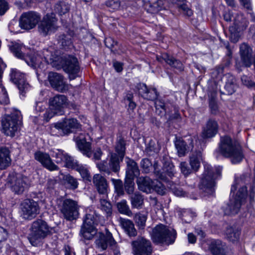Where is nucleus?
<instances>
[{
  "instance_id": "f257e3e1",
  "label": "nucleus",
  "mask_w": 255,
  "mask_h": 255,
  "mask_svg": "<svg viewBox=\"0 0 255 255\" xmlns=\"http://www.w3.org/2000/svg\"><path fill=\"white\" fill-rule=\"evenodd\" d=\"M250 181V175L244 173L236 177L235 183L232 186L231 194H233L226 206L223 207L225 215H231L238 213L243 202L247 196V185Z\"/></svg>"
},
{
  "instance_id": "f03ea898",
  "label": "nucleus",
  "mask_w": 255,
  "mask_h": 255,
  "mask_svg": "<svg viewBox=\"0 0 255 255\" xmlns=\"http://www.w3.org/2000/svg\"><path fill=\"white\" fill-rule=\"evenodd\" d=\"M219 152L224 157L229 158L233 164L241 162L244 158L240 143L227 135L221 137Z\"/></svg>"
},
{
  "instance_id": "7ed1b4c3",
  "label": "nucleus",
  "mask_w": 255,
  "mask_h": 255,
  "mask_svg": "<svg viewBox=\"0 0 255 255\" xmlns=\"http://www.w3.org/2000/svg\"><path fill=\"white\" fill-rule=\"evenodd\" d=\"M221 173V169H214L209 165H205V171L199 184L200 190L205 195H213L215 192V181L217 176Z\"/></svg>"
},
{
  "instance_id": "20e7f679",
  "label": "nucleus",
  "mask_w": 255,
  "mask_h": 255,
  "mask_svg": "<svg viewBox=\"0 0 255 255\" xmlns=\"http://www.w3.org/2000/svg\"><path fill=\"white\" fill-rule=\"evenodd\" d=\"M49 233V227L47 223L43 220L37 219L31 224L28 240L32 246H38Z\"/></svg>"
},
{
  "instance_id": "39448f33",
  "label": "nucleus",
  "mask_w": 255,
  "mask_h": 255,
  "mask_svg": "<svg viewBox=\"0 0 255 255\" xmlns=\"http://www.w3.org/2000/svg\"><path fill=\"white\" fill-rule=\"evenodd\" d=\"M152 238L155 243L169 245L174 242L176 232L171 227L160 224L153 229Z\"/></svg>"
},
{
  "instance_id": "423d86ee",
  "label": "nucleus",
  "mask_w": 255,
  "mask_h": 255,
  "mask_svg": "<svg viewBox=\"0 0 255 255\" xmlns=\"http://www.w3.org/2000/svg\"><path fill=\"white\" fill-rule=\"evenodd\" d=\"M68 102L67 97L63 95H56L49 100V108L44 115L45 120L48 122L56 115H62L63 109Z\"/></svg>"
},
{
  "instance_id": "0eeeda50",
  "label": "nucleus",
  "mask_w": 255,
  "mask_h": 255,
  "mask_svg": "<svg viewBox=\"0 0 255 255\" xmlns=\"http://www.w3.org/2000/svg\"><path fill=\"white\" fill-rule=\"evenodd\" d=\"M9 48L16 57L20 59L24 60L27 65L32 67H36L42 62L41 57H38V58L35 60H34L35 53H32V51H30L29 54L25 56L24 52L25 51L26 48L22 44L12 43Z\"/></svg>"
},
{
  "instance_id": "6e6552de",
  "label": "nucleus",
  "mask_w": 255,
  "mask_h": 255,
  "mask_svg": "<svg viewBox=\"0 0 255 255\" xmlns=\"http://www.w3.org/2000/svg\"><path fill=\"white\" fill-rule=\"evenodd\" d=\"M59 64V69L62 68L70 78L75 79L79 76L80 67L78 59L75 57L71 55L61 57Z\"/></svg>"
},
{
  "instance_id": "1a4fd4ad",
  "label": "nucleus",
  "mask_w": 255,
  "mask_h": 255,
  "mask_svg": "<svg viewBox=\"0 0 255 255\" xmlns=\"http://www.w3.org/2000/svg\"><path fill=\"white\" fill-rule=\"evenodd\" d=\"M38 23V31L43 36L54 33L58 28L57 19L55 14L48 13Z\"/></svg>"
},
{
  "instance_id": "9d476101",
  "label": "nucleus",
  "mask_w": 255,
  "mask_h": 255,
  "mask_svg": "<svg viewBox=\"0 0 255 255\" xmlns=\"http://www.w3.org/2000/svg\"><path fill=\"white\" fill-rule=\"evenodd\" d=\"M35 53V56L34 58V60L37 59L38 57H41L42 59L41 63L36 67H33V68H43V65L45 64H49L53 67L59 69V61L61 57L56 55L55 53H53V49L51 47L48 49H44L42 51H32V53Z\"/></svg>"
},
{
  "instance_id": "9b49d317",
  "label": "nucleus",
  "mask_w": 255,
  "mask_h": 255,
  "mask_svg": "<svg viewBox=\"0 0 255 255\" xmlns=\"http://www.w3.org/2000/svg\"><path fill=\"white\" fill-rule=\"evenodd\" d=\"M248 24V21L242 13L236 14L233 25L229 27L230 39L232 42L236 43L239 40L241 33L247 28Z\"/></svg>"
},
{
  "instance_id": "f8f14e48",
  "label": "nucleus",
  "mask_w": 255,
  "mask_h": 255,
  "mask_svg": "<svg viewBox=\"0 0 255 255\" xmlns=\"http://www.w3.org/2000/svg\"><path fill=\"white\" fill-rule=\"evenodd\" d=\"M12 191L17 194H21L30 186L27 177L20 174H11L8 178Z\"/></svg>"
},
{
  "instance_id": "ddd939ff",
  "label": "nucleus",
  "mask_w": 255,
  "mask_h": 255,
  "mask_svg": "<svg viewBox=\"0 0 255 255\" xmlns=\"http://www.w3.org/2000/svg\"><path fill=\"white\" fill-rule=\"evenodd\" d=\"M97 247L103 250H105L109 247L112 250L115 255H119L120 251L117 247V243L113 238L112 234L108 230L106 235L99 233L97 239L95 241Z\"/></svg>"
},
{
  "instance_id": "4468645a",
  "label": "nucleus",
  "mask_w": 255,
  "mask_h": 255,
  "mask_svg": "<svg viewBox=\"0 0 255 255\" xmlns=\"http://www.w3.org/2000/svg\"><path fill=\"white\" fill-rule=\"evenodd\" d=\"M60 211L64 218L68 221L76 220L79 217L78 203L70 199H66L63 201Z\"/></svg>"
},
{
  "instance_id": "2eb2a0df",
  "label": "nucleus",
  "mask_w": 255,
  "mask_h": 255,
  "mask_svg": "<svg viewBox=\"0 0 255 255\" xmlns=\"http://www.w3.org/2000/svg\"><path fill=\"white\" fill-rule=\"evenodd\" d=\"M121 157L118 156L116 153H112L109 163L105 161L101 162L97 164V167L99 170L104 174L108 175L112 173V172L117 173L120 169Z\"/></svg>"
},
{
  "instance_id": "dca6fc26",
  "label": "nucleus",
  "mask_w": 255,
  "mask_h": 255,
  "mask_svg": "<svg viewBox=\"0 0 255 255\" xmlns=\"http://www.w3.org/2000/svg\"><path fill=\"white\" fill-rule=\"evenodd\" d=\"M19 117L18 114H11L4 117L1 121L3 132L8 136H13L18 128Z\"/></svg>"
},
{
  "instance_id": "f3484780",
  "label": "nucleus",
  "mask_w": 255,
  "mask_h": 255,
  "mask_svg": "<svg viewBox=\"0 0 255 255\" xmlns=\"http://www.w3.org/2000/svg\"><path fill=\"white\" fill-rule=\"evenodd\" d=\"M20 208L22 217L26 220L34 218L40 211L38 203L32 199L24 200L21 204Z\"/></svg>"
},
{
  "instance_id": "a211bd4d",
  "label": "nucleus",
  "mask_w": 255,
  "mask_h": 255,
  "mask_svg": "<svg viewBox=\"0 0 255 255\" xmlns=\"http://www.w3.org/2000/svg\"><path fill=\"white\" fill-rule=\"evenodd\" d=\"M134 255H151L152 247L149 240L144 238H138L132 242Z\"/></svg>"
},
{
  "instance_id": "6ab92c4d",
  "label": "nucleus",
  "mask_w": 255,
  "mask_h": 255,
  "mask_svg": "<svg viewBox=\"0 0 255 255\" xmlns=\"http://www.w3.org/2000/svg\"><path fill=\"white\" fill-rule=\"evenodd\" d=\"M240 55L241 63L237 62L236 67L239 71H241L243 66L249 67L252 65V49L248 44L243 43L240 47Z\"/></svg>"
},
{
  "instance_id": "aec40b11",
  "label": "nucleus",
  "mask_w": 255,
  "mask_h": 255,
  "mask_svg": "<svg viewBox=\"0 0 255 255\" xmlns=\"http://www.w3.org/2000/svg\"><path fill=\"white\" fill-rule=\"evenodd\" d=\"M40 19V15L35 12H25L20 17L19 26L22 29H31L35 27Z\"/></svg>"
},
{
  "instance_id": "412c9836",
  "label": "nucleus",
  "mask_w": 255,
  "mask_h": 255,
  "mask_svg": "<svg viewBox=\"0 0 255 255\" xmlns=\"http://www.w3.org/2000/svg\"><path fill=\"white\" fill-rule=\"evenodd\" d=\"M54 127L58 130H62L63 133L62 135L68 134L81 129V125L76 119L74 118L65 119L63 122L55 124Z\"/></svg>"
},
{
  "instance_id": "4be33fe9",
  "label": "nucleus",
  "mask_w": 255,
  "mask_h": 255,
  "mask_svg": "<svg viewBox=\"0 0 255 255\" xmlns=\"http://www.w3.org/2000/svg\"><path fill=\"white\" fill-rule=\"evenodd\" d=\"M88 138H90L89 135L84 132L80 133L78 135L74 137L78 149L82 153L87 157L90 158L92 156L91 143L88 141Z\"/></svg>"
},
{
  "instance_id": "5701e85b",
  "label": "nucleus",
  "mask_w": 255,
  "mask_h": 255,
  "mask_svg": "<svg viewBox=\"0 0 255 255\" xmlns=\"http://www.w3.org/2000/svg\"><path fill=\"white\" fill-rule=\"evenodd\" d=\"M36 160L39 161L42 165L50 171L58 170V167L51 160L49 155L41 151L36 152L34 154Z\"/></svg>"
},
{
  "instance_id": "b1692460",
  "label": "nucleus",
  "mask_w": 255,
  "mask_h": 255,
  "mask_svg": "<svg viewBox=\"0 0 255 255\" xmlns=\"http://www.w3.org/2000/svg\"><path fill=\"white\" fill-rule=\"evenodd\" d=\"M93 184L100 194L107 196L108 184L106 179L100 174H96L93 177Z\"/></svg>"
},
{
  "instance_id": "393cba45",
  "label": "nucleus",
  "mask_w": 255,
  "mask_h": 255,
  "mask_svg": "<svg viewBox=\"0 0 255 255\" xmlns=\"http://www.w3.org/2000/svg\"><path fill=\"white\" fill-rule=\"evenodd\" d=\"M137 88L141 96L147 100H155L159 95L155 88H148L145 84L139 83Z\"/></svg>"
},
{
  "instance_id": "a878e982",
  "label": "nucleus",
  "mask_w": 255,
  "mask_h": 255,
  "mask_svg": "<svg viewBox=\"0 0 255 255\" xmlns=\"http://www.w3.org/2000/svg\"><path fill=\"white\" fill-rule=\"evenodd\" d=\"M218 125L217 122L213 119H209L202 132V136L204 138H211L214 136L217 133Z\"/></svg>"
},
{
  "instance_id": "bb28decb",
  "label": "nucleus",
  "mask_w": 255,
  "mask_h": 255,
  "mask_svg": "<svg viewBox=\"0 0 255 255\" xmlns=\"http://www.w3.org/2000/svg\"><path fill=\"white\" fill-rule=\"evenodd\" d=\"M136 184L139 190L146 193H150L153 188V181L148 176H140L137 178Z\"/></svg>"
},
{
  "instance_id": "cd10ccee",
  "label": "nucleus",
  "mask_w": 255,
  "mask_h": 255,
  "mask_svg": "<svg viewBox=\"0 0 255 255\" xmlns=\"http://www.w3.org/2000/svg\"><path fill=\"white\" fill-rule=\"evenodd\" d=\"M127 163L126 176L127 178H134L139 175V169L136 162L128 157L126 158Z\"/></svg>"
},
{
  "instance_id": "c85d7f7f",
  "label": "nucleus",
  "mask_w": 255,
  "mask_h": 255,
  "mask_svg": "<svg viewBox=\"0 0 255 255\" xmlns=\"http://www.w3.org/2000/svg\"><path fill=\"white\" fill-rule=\"evenodd\" d=\"M11 162L10 151L6 147L0 148V169L4 170L9 167Z\"/></svg>"
},
{
  "instance_id": "c756f323",
  "label": "nucleus",
  "mask_w": 255,
  "mask_h": 255,
  "mask_svg": "<svg viewBox=\"0 0 255 255\" xmlns=\"http://www.w3.org/2000/svg\"><path fill=\"white\" fill-rule=\"evenodd\" d=\"M97 234V230L95 226L83 223L80 230V235L84 239L91 240Z\"/></svg>"
},
{
  "instance_id": "7c9ffc66",
  "label": "nucleus",
  "mask_w": 255,
  "mask_h": 255,
  "mask_svg": "<svg viewBox=\"0 0 255 255\" xmlns=\"http://www.w3.org/2000/svg\"><path fill=\"white\" fill-rule=\"evenodd\" d=\"M156 58L157 60L160 62H162V61L164 60L172 67L176 69L179 71H181L183 70V64L180 61L175 59L173 57L166 54H163L161 57L156 56Z\"/></svg>"
},
{
  "instance_id": "2f4dec72",
  "label": "nucleus",
  "mask_w": 255,
  "mask_h": 255,
  "mask_svg": "<svg viewBox=\"0 0 255 255\" xmlns=\"http://www.w3.org/2000/svg\"><path fill=\"white\" fill-rule=\"evenodd\" d=\"M156 113L161 117L170 114L173 107L169 104H165L161 100H157L154 102Z\"/></svg>"
},
{
  "instance_id": "473e14b6",
  "label": "nucleus",
  "mask_w": 255,
  "mask_h": 255,
  "mask_svg": "<svg viewBox=\"0 0 255 255\" xmlns=\"http://www.w3.org/2000/svg\"><path fill=\"white\" fill-rule=\"evenodd\" d=\"M225 245L220 240H212L209 245V249L213 255H226Z\"/></svg>"
},
{
  "instance_id": "72a5a7b5",
  "label": "nucleus",
  "mask_w": 255,
  "mask_h": 255,
  "mask_svg": "<svg viewBox=\"0 0 255 255\" xmlns=\"http://www.w3.org/2000/svg\"><path fill=\"white\" fill-rule=\"evenodd\" d=\"M120 223L128 236L135 237L137 235V231L133 222L131 220L120 218Z\"/></svg>"
},
{
  "instance_id": "f704fd0d",
  "label": "nucleus",
  "mask_w": 255,
  "mask_h": 255,
  "mask_svg": "<svg viewBox=\"0 0 255 255\" xmlns=\"http://www.w3.org/2000/svg\"><path fill=\"white\" fill-rule=\"evenodd\" d=\"M100 217L96 211L89 209L86 210V214L84 219L83 224L94 225H97L100 221Z\"/></svg>"
},
{
  "instance_id": "c9c22d12",
  "label": "nucleus",
  "mask_w": 255,
  "mask_h": 255,
  "mask_svg": "<svg viewBox=\"0 0 255 255\" xmlns=\"http://www.w3.org/2000/svg\"><path fill=\"white\" fill-rule=\"evenodd\" d=\"M131 207L140 209L142 208L144 204L143 196L138 191H135L134 193L129 196Z\"/></svg>"
},
{
  "instance_id": "e433bc0d",
  "label": "nucleus",
  "mask_w": 255,
  "mask_h": 255,
  "mask_svg": "<svg viewBox=\"0 0 255 255\" xmlns=\"http://www.w3.org/2000/svg\"><path fill=\"white\" fill-rule=\"evenodd\" d=\"M202 161V153L200 151L193 152L190 157V165L195 171L198 170Z\"/></svg>"
},
{
  "instance_id": "4c0bfd02",
  "label": "nucleus",
  "mask_w": 255,
  "mask_h": 255,
  "mask_svg": "<svg viewBox=\"0 0 255 255\" xmlns=\"http://www.w3.org/2000/svg\"><path fill=\"white\" fill-rule=\"evenodd\" d=\"M147 212H139L135 214L133 219L139 229H143L147 219Z\"/></svg>"
},
{
  "instance_id": "58836bf2",
  "label": "nucleus",
  "mask_w": 255,
  "mask_h": 255,
  "mask_svg": "<svg viewBox=\"0 0 255 255\" xmlns=\"http://www.w3.org/2000/svg\"><path fill=\"white\" fill-rule=\"evenodd\" d=\"M51 87L55 90L60 92H65L68 90L70 85L64 81H49Z\"/></svg>"
},
{
  "instance_id": "ea45409f",
  "label": "nucleus",
  "mask_w": 255,
  "mask_h": 255,
  "mask_svg": "<svg viewBox=\"0 0 255 255\" xmlns=\"http://www.w3.org/2000/svg\"><path fill=\"white\" fill-rule=\"evenodd\" d=\"M116 151L117 152L118 156L121 157V160H123L125 156V141L122 136H119L117 139V141L116 145Z\"/></svg>"
},
{
  "instance_id": "a19ab883",
  "label": "nucleus",
  "mask_w": 255,
  "mask_h": 255,
  "mask_svg": "<svg viewBox=\"0 0 255 255\" xmlns=\"http://www.w3.org/2000/svg\"><path fill=\"white\" fill-rule=\"evenodd\" d=\"M161 3V0H150L145 3V6L146 8H147L148 6L149 7L147 9V11L154 13L160 9Z\"/></svg>"
},
{
  "instance_id": "79ce46f5",
  "label": "nucleus",
  "mask_w": 255,
  "mask_h": 255,
  "mask_svg": "<svg viewBox=\"0 0 255 255\" xmlns=\"http://www.w3.org/2000/svg\"><path fill=\"white\" fill-rule=\"evenodd\" d=\"M240 234V232L238 229L232 227H228L226 231L227 238L232 242L237 241L239 239Z\"/></svg>"
},
{
  "instance_id": "37998d69",
  "label": "nucleus",
  "mask_w": 255,
  "mask_h": 255,
  "mask_svg": "<svg viewBox=\"0 0 255 255\" xmlns=\"http://www.w3.org/2000/svg\"><path fill=\"white\" fill-rule=\"evenodd\" d=\"M75 170L80 174L83 180L85 181H91V177L90 172L85 166L79 164L78 166H77Z\"/></svg>"
},
{
  "instance_id": "c03bdc74",
  "label": "nucleus",
  "mask_w": 255,
  "mask_h": 255,
  "mask_svg": "<svg viewBox=\"0 0 255 255\" xmlns=\"http://www.w3.org/2000/svg\"><path fill=\"white\" fill-rule=\"evenodd\" d=\"M63 180L65 184L67 185L70 189L74 190L77 188L78 182L77 179L74 177L69 174L66 175L64 176Z\"/></svg>"
},
{
  "instance_id": "a18cd8bd",
  "label": "nucleus",
  "mask_w": 255,
  "mask_h": 255,
  "mask_svg": "<svg viewBox=\"0 0 255 255\" xmlns=\"http://www.w3.org/2000/svg\"><path fill=\"white\" fill-rule=\"evenodd\" d=\"M134 178L126 177L124 188L126 193L129 195L135 193Z\"/></svg>"
},
{
  "instance_id": "49530a36",
  "label": "nucleus",
  "mask_w": 255,
  "mask_h": 255,
  "mask_svg": "<svg viewBox=\"0 0 255 255\" xmlns=\"http://www.w3.org/2000/svg\"><path fill=\"white\" fill-rule=\"evenodd\" d=\"M10 80H23L28 78L27 75L16 69H11L9 73Z\"/></svg>"
},
{
  "instance_id": "de8ad7c7",
  "label": "nucleus",
  "mask_w": 255,
  "mask_h": 255,
  "mask_svg": "<svg viewBox=\"0 0 255 255\" xmlns=\"http://www.w3.org/2000/svg\"><path fill=\"white\" fill-rule=\"evenodd\" d=\"M118 211L122 214L130 216L132 215V212L130 210L126 200H123L118 202L117 204Z\"/></svg>"
},
{
  "instance_id": "09e8293b",
  "label": "nucleus",
  "mask_w": 255,
  "mask_h": 255,
  "mask_svg": "<svg viewBox=\"0 0 255 255\" xmlns=\"http://www.w3.org/2000/svg\"><path fill=\"white\" fill-rule=\"evenodd\" d=\"M70 6L68 4L65 2L61 1L57 3L55 6V11L59 15L66 13L69 10Z\"/></svg>"
},
{
  "instance_id": "8fccbe9b",
  "label": "nucleus",
  "mask_w": 255,
  "mask_h": 255,
  "mask_svg": "<svg viewBox=\"0 0 255 255\" xmlns=\"http://www.w3.org/2000/svg\"><path fill=\"white\" fill-rule=\"evenodd\" d=\"M68 154L63 150L61 149H56L53 151L52 157L55 158V161L57 163H60L65 161Z\"/></svg>"
},
{
  "instance_id": "3c124183",
  "label": "nucleus",
  "mask_w": 255,
  "mask_h": 255,
  "mask_svg": "<svg viewBox=\"0 0 255 255\" xmlns=\"http://www.w3.org/2000/svg\"><path fill=\"white\" fill-rule=\"evenodd\" d=\"M100 208L106 213L107 217L111 215L112 213V205L106 199H100Z\"/></svg>"
},
{
  "instance_id": "603ef678",
  "label": "nucleus",
  "mask_w": 255,
  "mask_h": 255,
  "mask_svg": "<svg viewBox=\"0 0 255 255\" xmlns=\"http://www.w3.org/2000/svg\"><path fill=\"white\" fill-rule=\"evenodd\" d=\"M216 94L213 93L209 96V104L211 109V112L213 114H216L218 111V108L216 102Z\"/></svg>"
},
{
  "instance_id": "864d4df0",
  "label": "nucleus",
  "mask_w": 255,
  "mask_h": 255,
  "mask_svg": "<svg viewBox=\"0 0 255 255\" xmlns=\"http://www.w3.org/2000/svg\"><path fill=\"white\" fill-rule=\"evenodd\" d=\"M237 88L236 85L233 81H228L224 86V91H221V93L225 95L233 94Z\"/></svg>"
},
{
  "instance_id": "5fc2aeb1",
  "label": "nucleus",
  "mask_w": 255,
  "mask_h": 255,
  "mask_svg": "<svg viewBox=\"0 0 255 255\" xmlns=\"http://www.w3.org/2000/svg\"><path fill=\"white\" fill-rule=\"evenodd\" d=\"M14 84L17 86L19 90L20 94H23L29 88V85L26 81H13Z\"/></svg>"
},
{
  "instance_id": "6e6d98bb",
  "label": "nucleus",
  "mask_w": 255,
  "mask_h": 255,
  "mask_svg": "<svg viewBox=\"0 0 255 255\" xmlns=\"http://www.w3.org/2000/svg\"><path fill=\"white\" fill-rule=\"evenodd\" d=\"M152 190H155L158 194L161 195H164L166 192L165 185L158 180H156L155 183L153 181V188Z\"/></svg>"
},
{
  "instance_id": "4d7b16f0",
  "label": "nucleus",
  "mask_w": 255,
  "mask_h": 255,
  "mask_svg": "<svg viewBox=\"0 0 255 255\" xmlns=\"http://www.w3.org/2000/svg\"><path fill=\"white\" fill-rule=\"evenodd\" d=\"M176 148L180 156L184 155L187 150L186 144L183 140H179L175 143Z\"/></svg>"
},
{
  "instance_id": "13d9d810",
  "label": "nucleus",
  "mask_w": 255,
  "mask_h": 255,
  "mask_svg": "<svg viewBox=\"0 0 255 255\" xmlns=\"http://www.w3.org/2000/svg\"><path fill=\"white\" fill-rule=\"evenodd\" d=\"M64 162L67 167L71 168L74 170L76 168L77 166H78L79 165V163L77 160H75L72 157L68 155L66 158H65Z\"/></svg>"
},
{
  "instance_id": "bf43d9fd",
  "label": "nucleus",
  "mask_w": 255,
  "mask_h": 255,
  "mask_svg": "<svg viewBox=\"0 0 255 255\" xmlns=\"http://www.w3.org/2000/svg\"><path fill=\"white\" fill-rule=\"evenodd\" d=\"M112 181L117 193L119 195L123 194V184L122 180L120 179H112Z\"/></svg>"
},
{
  "instance_id": "052dcab7",
  "label": "nucleus",
  "mask_w": 255,
  "mask_h": 255,
  "mask_svg": "<svg viewBox=\"0 0 255 255\" xmlns=\"http://www.w3.org/2000/svg\"><path fill=\"white\" fill-rule=\"evenodd\" d=\"M140 166L144 172L148 173L151 168L152 163L148 158H143L141 161Z\"/></svg>"
},
{
  "instance_id": "680f3d73",
  "label": "nucleus",
  "mask_w": 255,
  "mask_h": 255,
  "mask_svg": "<svg viewBox=\"0 0 255 255\" xmlns=\"http://www.w3.org/2000/svg\"><path fill=\"white\" fill-rule=\"evenodd\" d=\"M106 5L110 10H116L119 9L121 3L119 0H109L106 2Z\"/></svg>"
},
{
  "instance_id": "e2e57ef3",
  "label": "nucleus",
  "mask_w": 255,
  "mask_h": 255,
  "mask_svg": "<svg viewBox=\"0 0 255 255\" xmlns=\"http://www.w3.org/2000/svg\"><path fill=\"white\" fill-rule=\"evenodd\" d=\"M167 115H169V117L168 118V121L176 120L177 122H179L181 119L179 114L174 108L170 112V114Z\"/></svg>"
},
{
  "instance_id": "0e129e2a",
  "label": "nucleus",
  "mask_w": 255,
  "mask_h": 255,
  "mask_svg": "<svg viewBox=\"0 0 255 255\" xmlns=\"http://www.w3.org/2000/svg\"><path fill=\"white\" fill-rule=\"evenodd\" d=\"M180 167L181 172L185 175L187 176L191 172V170L188 167V164L186 162H182L180 164Z\"/></svg>"
},
{
  "instance_id": "69168bd1",
  "label": "nucleus",
  "mask_w": 255,
  "mask_h": 255,
  "mask_svg": "<svg viewBox=\"0 0 255 255\" xmlns=\"http://www.w3.org/2000/svg\"><path fill=\"white\" fill-rule=\"evenodd\" d=\"M8 103V98L5 90L2 88L0 92V103L7 104Z\"/></svg>"
},
{
  "instance_id": "338daca9",
  "label": "nucleus",
  "mask_w": 255,
  "mask_h": 255,
  "mask_svg": "<svg viewBox=\"0 0 255 255\" xmlns=\"http://www.w3.org/2000/svg\"><path fill=\"white\" fill-rule=\"evenodd\" d=\"M8 8V3L5 0H0V15H3Z\"/></svg>"
},
{
  "instance_id": "774afa93",
  "label": "nucleus",
  "mask_w": 255,
  "mask_h": 255,
  "mask_svg": "<svg viewBox=\"0 0 255 255\" xmlns=\"http://www.w3.org/2000/svg\"><path fill=\"white\" fill-rule=\"evenodd\" d=\"M145 150L147 152H156L157 148L155 141L152 140H150Z\"/></svg>"
}]
</instances>
